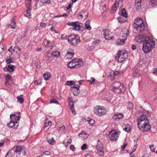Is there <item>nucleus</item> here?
<instances>
[{
    "instance_id": "nucleus-1",
    "label": "nucleus",
    "mask_w": 157,
    "mask_h": 157,
    "mask_svg": "<svg viewBox=\"0 0 157 157\" xmlns=\"http://www.w3.org/2000/svg\"><path fill=\"white\" fill-rule=\"evenodd\" d=\"M155 41L150 37L145 38L144 41L142 50L145 53L149 52L151 49L155 47Z\"/></svg>"
},
{
    "instance_id": "nucleus-2",
    "label": "nucleus",
    "mask_w": 157,
    "mask_h": 157,
    "mask_svg": "<svg viewBox=\"0 0 157 157\" xmlns=\"http://www.w3.org/2000/svg\"><path fill=\"white\" fill-rule=\"evenodd\" d=\"M133 26L137 31L141 32L144 30L145 26L142 19L140 18H137L134 21Z\"/></svg>"
},
{
    "instance_id": "nucleus-3",
    "label": "nucleus",
    "mask_w": 157,
    "mask_h": 157,
    "mask_svg": "<svg viewBox=\"0 0 157 157\" xmlns=\"http://www.w3.org/2000/svg\"><path fill=\"white\" fill-rule=\"evenodd\" d=\"M113 89L114 92L117 93H124L125 91L124 85L119 82H116L113 85Z\"/></svg>"
},
{
    "instance_id": "nucleus-4",
    "label": "nucleus",
    "mask_w": 157,
    "mask_h": 157,
    "mask_svg": "<svg viewBox=\"0 0 157 157\" xmlns=\"http://www.w3.org/2000/svg\"><path fill=\"white\" fill-rule=\"evenodd\" d=\"M79 37L76 35L71 34L67 37L68 41L71 45L76 46L77 44L80 42Z\"/></svg>"
},
{
    "instance_id": "nucleus-5",
    "label": "nucleus",
    "mask_w": 157,
    "mask_h": 157,
    "mask_svg": "<svg viewBox=\"0 0 157 157\" xmlns=\"http://www.w3.org/2000/svg\"><path fill=\"white\" fill-rule=\"evenodd\" d=\"M148 113V111L144 109H142L140 111L139 113L140 116L138 117L137 120V125L141 124V123H143L145 122L146 120H148L146 116Z\"/></svg>"
},
{
    "instance_id": "nucleus-6",
    "label": "nucleus",
    "mask_w": 157,
    "mask_h": 157,
    "mask_svg": "<svg viewBox=\"0 0 157 157\" xmlns=\"http://www.w3.org/2000/svg\"><path fill=\"white\" fill-rule=\"evenodd\" d=\"M94 112L96 115L102 116L105 115L107 113V110L103 106H97L94 108Z\"/></svg>"
},
{
    "instance_id": "nucleus-7",
    "label": "nucleus",
    "mask_w": 157,
    "mask_h": 157,
    "mask_svg": "<svg viewBox=\"0 0 157 157\" xmlns=\"http://www.w3.org/2000/svg\"><path fill=\"white\" fill-rule=\"evenodd\" d=\"M138 125L139 129L143 132L148 131L151 128V125L149 124L148 120H146L145 122L141 123Z\"/></svg>"
},
{
    "instance_id": "nucleus-8",
    "label": "nucleus",
    "mask_w": 157,
    "mask_h": 157,
    "mask_svg": "<svg viewBox=\"0 0 157 157\" xmlns=\"http://www.w3.org/2000/svg\"><path fill=\"white\" fill-rule=\"evenodd\" d=\"M12 150L14 151L16 154L20 155L21 153L23 155H25L26 154V148L24 147L21 146L19 145L14 146Z\"/></svg>"
},
{
    "instance_id": "nucleus-9",
    "label": "nucleus",
    "mask_w": 157,
    "mask_h": 157,
    "mask_svg": "<svg viewBox=\"0 0 157 157\" xmlns=\"http://www.w3.org/2000/svg\"><path fill=\"white\" fill-rule=\"evenodd\" d=\"M117 57L119 62H122L124 61L128 57V53L124 51H121L117 54Z\"/></svg>"
},
{
    "instance_id": "nucleus-10",
    "label": "nucleus",
    "mask_w": 157,
    "mask_h": 157,
    "mask_svg": "<svg viewBox=\"0 0 157 157\" xmlns=\"http://www.w3.org/2000/svg\"><path fill=\"white\" fill-rule=\"evenodd\" d=\"M109 136L111 141H116L118 138V132L115 130H111L109 132Z\"/></svg>"
},
{
    "instance_id": "nucleus-11",
    "label": "nucleus",
    "mask_w": 157,
    "mask_h": 157,
    "mask_svg": "<svg viewBox=\"0 0 157 157\" xmlns=\"http://www.w3.org/2000/svg\"><path fill=\"white\" fill-rule=\"evenodd\" d=\"M96 149L98 151L99 155L102 156L104 155L103 145L99 140H98L96 147Z\"/></svg>"
},
{
    "instance_id": "nucleus-12",
    "label": "nucleus",
    "mask_w": 157,
    "mask_h": 157,
    "mask_svg": "<svg viewBox=\"0 0 157 157\" xmlns=\"http://www.w3.org/2000/svg\"><path fill=\"white\" fill-rule=\"evenodd\" d=\"M68 25L73 26L72 29L74 30L78 31L80 30L81 26L80 25V23L78 21L69 22L67 23Z\"/></svg>"
},
{
    "instance_id": "nucleus-13",
    "label": "nucleus",
    "mask_w": 157,
    "mask_h": 157,
    "mask_svg": "<svg viewBox=\"0 0 157 157\" xmlns=\"http://www.w3.org/2000/svg\"><path fill=\"white\" fill-rule=\"evenodd\" d=\"M105 37V39L107 40H109L112 39L113 37L112 35V33L108 29H106L103 30Z\"/></svg>"
},
{
    "instance_id": "nucleus-14",
    "label": "nucleus",
    "mask_w": 157,
    "mask_h": 157,
    "mask_svg": "<svg viewBox=\"0 0 157 157\" xmlns=\"http://www.w3.org/2000/svg\"><path fill=\"white\" fill-rule=\"evenodd\" d=\"M68 105L71 109L72 114H75V111L74 110V103L70 97L68 98Z\"/></svg>"
},
{
    "instance_id": "nucleus-15",
    "label": "nucleus",
    "mask_w": 157,
    "mask_h": 157,
    "mask_svg": "<svg viewBox=\"0 0 157 157\" xmlns=\"http://www.w3.org/2000/svg\"><path fill=\"white\" fill-rule=\"evenodd\" d=\"M10 117L11 120L15 122H17L21 117L19 112H16L13 114H11Z\"/></svg>"
},
{
    "instance_id": "nucleus-16",
    "label": "nucleus",
    "mask_w": 157,
    "mask_h": 157,
    "mask_svg": "<svg viewBox=\"0 0 157 157\" xmlns=\"http://www.w3.org/2000/svg\"><path fill=\"white\" fill-rule=\"evenodd\" d=\"M7 126L10 128H15L18 126V123L17 122H15L11 120L10 122L7 124Z\"/></svg>"
},
{
    "instance_id": "nucleus-17",
    "label": "nucleus",
    "mask_w": 157,
    "mask_h": 157,
    "mask_svg": "<svg viewBox=\"0 0 157 157\" xmlns=\"http://www.w3.org/2000/svg\"><path fill=\"white\" fill-rule=\"evenodd\" d=\"M12 78L11 75L7 74L5 76V84L6 86H8L10 85V82L12 80Z\"/></svg>"
},
{
    "instance_id": "nucleus-18",
    "label": "nucleus",
    "mask_w": 157,
    "mask_h": 157,
    "mask_svg": "<svg viewBox=\"0 0 157 157\" xmlns=\"http://www.w3.org/2000/svg\"><path fill=\"white\" fill-rule=\"evenodd\" d=\"M75 68L79 67L83 64L82 61L79 59H74Z\"/></svg>"
},
{
    "instance_id": "nucleus-19",
    "label": "nucleus",
    "mask_w": 157,
    "mask_h": 157,
    "mask_svg": "<svg viewBox=\"0 0 157 157\" xmlns=\"http://www.w3.org/2000/svg\"><path fill=\"white\" fill-rule=\"evenodd\" d=\"M123 117V114L121 113H117L114 114L113 116V118L116 121L121 119Z\"/></svg>"
},
{
    "instance_id": "nucleus-20",
    "label": "nucleus",
    "mask_w": 157,
    "mask_h": 157,
    "mask_svg": "<svg viewBox=\"0 0 157 157\" xmlns=\"http://www.w3.org/2000/svg\"><path fill=\"white\" fill-rule=\"evenodd\" d=\"M88 135L85 132L82 131L81 133L79 134L78 136L82 140L86 139L88 137Z\"/></svg>"
},
{
    "instance_id": "nucleus-21",
    "label": "nucleus",
    "mask_w": 157,
    "mask_h": 157,
    "mask_svg": "<svg viewBox=\"0 0 157 157\" xmlns=\"http://www.w3.org/2000/svg\"><path fill=\"white\" fill-rule=\"evenodd\" d=\"M43 45L45 47L50 48H52V43L48 40L45 39L43 42Z\"/></svg>"
},
{
    "instance_id": "nucleus-22",
    "label": "nucleus",
    "mask_w": 157,
    "mask_h": 157,
    "mask_svg": "<svg viewBox=\"0 0 157 157\" xmlns=\"http://www.w3.org/2000/svg\"><path fill=\"white\" fill-rule=\"evenodd\" d=\"M52 122L50 121H48L47 122H45L44 125V129L47 131L50 127L51 126Z\"/></svg>"
},
{
    "instance_id": "nucleus-23",
    "label": "nucleus",
    "mask_w": 157,
    "mask_h": 157,
    "mask_svg": "<svg viewBox=\"0 0 157 157\" xmlns=\"http://www.w3.org/2000/svg\"><path fill=\"white\" fill-rule=\"evenodd\" d=\"M144 36L143 35H139L136 36L135 38L136 41L138 42H142L144 41Z\"/></svg>"
},
{
    "instance_id": "nucleus-24",
    "label": "nucleus",
    "mask_w": 157,
    "mask_h": 157,
    "mask_svg": "<svg viewBox=\"0 0 157 157\" xmlns=\"http://www.w3.org/2000/svg\"><path fill=\"white\" fill-rule=\"evenodd\" d=\"M75 63L74 59L72 60L71 61L68 63L67 66L68 67L71 69L75 68Z\"/></svg>"
},
{
    "instance_id": "nucleus-25",
    "label": "nucleus",
    "mask_w": 157,
    "mask_h": 157,
    "mask_svg": "<svg viewBox=\"0 0 157 157\" xmlns=\"http://www.w3.org/2000/svg\"><path fill=\"white\" fill-rule=\"evenodd\" d=\"M47 142L51 145H54L56 144L55 140L54 139L53 137L49 138L47 137Z\"/></svg>"
},
{
    "instance_id": "nucleus-26",
    "label": "nucleus",
    "mask_w": 157,
    "mask_h": 157,
    "mask_svg": "<svg viewBox=\"0 0 157 157\" xmlns=\"http://www.w3.org/2000/svg\"><path fill=\"white\" fill-rule=\"evenodd\" d=\"M74 55V52L73 50H68L67 51V56H69V57H68V58H72L73 56Z\"/></svg>"
},
{
    "instance_id": "nucleus-27",
    "label": "nucleus",
    "mask_w": 157,
    "mask_h": 157,
    "mask_svg": "<svg viewBox=\"0 0 157 157\" xmlns=\"http://www.w3.org/2000/svg\"><path fill=\"white\" fill-rule=\"evenodd\" d=\"M14 69V67L11 64L8 65L7 67V70L9 72L13 71Z\"/></svg>"
},
{
    "instance_id": "nucleus-28",
    "label": "nucleus",
    "mask_w": 157,
    "mask_h": 157,
    "mask_svg": "<svg viewBox=\"0 0 157 157\" xmlns=\"http://www.w3.org/2000/svg\"><path fill=\"white\" fill-rule=\"evenodd\" d=\"M22 96H23V95H21L20 96H18L17 97V101L21 104L23 103L24 101V99L23 97H22Z\"/></svg>"
},
{
    "instance_id": "nucleus-29",
    "label": "nucleus",
    "mask_w": 157,
    "mask_h": 157,
    "mask_svg": "<svg viewBox=\"0 0 157 157\" xmlns=\"http://www.w3.org/2000/svg\"><path fill=\"white\" fill-rule=\"evenodd\" d=\"M51 77V75L49 73L44 74L43 75V78L45 80H48Z\"/></svg>"
},
{
    "instance_id": "nucleus-30",
    "label": "nucleus",
    "mask_w": 157,
    "mask_h": 157,
    "mask_svg": "<svg viewBox=\"0 0 157 157\" xmlns=\"http://www.w3.org/2000/svg\"><path fill=\"white\" fill-rule=\"evenodd\" d=\"M120 12V13H121L122 16L125 17H127V15L126 13V10L125 9H123L121 12Z\"/></svg>"
},
{
    "instance_id": "nucleus-31",
    "label": "nucleus",
    "mask_w": 157,
    "mask_h": 157,
    "mask_svg": "<svg viewBox=\"0 0 157 157\" xmlns=\"http://www.w3.org/2000/svg\"><path fill=\"white\" fill-rule=\"evenodd\" d=\"M76 82L73 81H67L66 82V84L68 86H71L72 85L75 84Z\"/></svg>"
},
{
    "instance_id": "nucleus-32",
    "label": "nucleus",
    "mask_w": 157,
    "mask_h": 157,
    "mask_svg": "<svg viewBox=\"0 0 157 157\" xmlns=\"http://www.w3.org/2000/svg\"><path fill=\"white\" fill-rule=\"evenodd\" d=\"M129 30L126 29H124V31L123 33V36L124 37H127L128 35Z\"/></svg>"
},
{
    "instance_id": "nucleus-33",
    "label": "nucleus",
    "mask_w": 157,
    "mask_h": 157,
    "mask_svg": "<svg viewBox=\"0 0 157 157\" xmlns=\"http://www.w3.org/2000/svg\"><path fill=\"white\" fill-rule=\"evenodd\" d=\"M59 52L58 51H56L52 52V55L54 57H58L59 56Z\"/></svg>"
},
{
    "instance_id": "nucleus-34",
    "label": "nucleus",
    "mask_w": 157,
    "mask_h": 157,
    "mask_svg": "<svg viewBox=\"0 0 157 157\" xmlns=\"http://www.w3.org/2000/svg\"><path fill=\"white\" fill-rule=\"evenodd\" d=\"M6 60V62L7 64L13 62V59L10 57H7Z\"/></svg>"
},
{
    "instance_id": "nucleus-35",
    "label": "nucleus",
    "mask_w": 157,
    "mask_h": 157,
    "mask_svg": "<svg viewBox=\"0 0 157 157\" xmlns=\"http://www.w3.org/2000/svg\"><path fill=\"white\" fill-rule=\"evenodd\" d=\"M135 6L136 9L137 10H140L141 8V6L140 3L135 4Z\"/></svg>"
},
{
    "instance_id": "nucleus-36",
    "label": "nucleus",
    "mask_w": 157,
    "mask_h": 157,
    "mask_svg": "<svg viewBox=\"0 0 157 157\" xmlns=\"http://www.w3.org/2000/svg\"><path fill=\"white\" fill-rule=\"evenodd\" d=\"M74 85H75V86L76 87V89H77V92L76 93H74V94L76 95H78L79 94L80 92L79 90V88L80 87L79 85H78V83L77 84H76L75 83V84Z\"/></svg>"
},
{
    "instance_id": "nucleus-37",
    "label": "nucleus",
    "mask_w": 157,
    "mask_h": 157,
    "mask_svg": "<svg viewBox=\"0 0 157 157\" xmlns=\"http://www.w3.org/2000/svg\"><path fill=\"white\" fill-rule=\"evenodd\" d=\"M124 130L127 132H129L131 131V128L130 125H127L124 129Z\"/></svg>"
},
{
    "instance_id": "nucleus-38",
    "label": "nucleus",
    "mask_w": 157,
    "mask_h": 157,
    "mask_svg": "<svg viewBox=\"0 0 157 157\" xmlns=\"http://www.w3.org/2000/svg\"><path fill=\"white\" fill-rule=\"evenodd\" d=\"M134 107L133 104L131 102H129L128 103L127 108L128 109L130 110L132 109Z\"/></svg>"
},
{
    "instance_id": "nucleus-39",
    "label": "nucleus",
    "mask_w": 157,
    "mask_h": 157,
    "mask_svg": "<svg viewBox=\"0 0 157 157\" xmlns=\"http://www.w3.org/2000/svg\"><path fill=\"white\" fill-rule=\"evenodd\" d=\"M25 2L27 7H29L31 6V0H26Z\"/></svg>"
},
{
    "instance_id": "nucleus-40",
    "label": "nucleus",
    "mask_w": 157,
    "mask_h": 157,
    "mask_svg": "<svg viewBox=\"0 0 157 157\" xmlns=\"http://www.w3.org/2000/svg\"><path fill=\"white\" fill-rule=\"evenodd\" d=\"M16 25V23H14V24H8V27L10 28L14 29L15 28Z\"/></svg>"
},
{
    "instance_id": "nucleus-41",
    "label": "nucleus",
    "mask_w": 157,
    "mask_h": 157,
    "mask_svg": "<svg viewBox=\"0 0 157 157\" xmlns=\"http://www.w3.org/2000/svg\"><path fill=\"white\" fill-rule=\"evenodd\" d=\"M117 19L118 21L120 23H122L125 21V20L122 18V17H118Z\"/></svg>"
},
{
    "instance_id": "nucleus-42",
    "label": "nucleus",
    "mask_w": 157,
    "mask_h": 157,
    "mask_svg": "<svg viewBox=\"0 0 157 157\" xmlns=\"http://www.w3.org/2000/svg\"><path fill=\"white\" fill-rule=\"evenodd\" d=\"M87 147L88 146L86 144H84L81 147V149L84 150L87 148Z\"/></svg>"
},
{
    "instance_id": "nucleus-43",
    "label": "nucleus",
    "mask_w": 157,
    "mask_h": 157,
    "mask_svg": "<svg viewBox=\"0 0 157 157\" xmlns=\"http://www.w3.org/2000/svg\"><path fill=\"white\" fill-rule=\"evenodd\" d=\"M151 151L153 152H155V146L153 145L150 146L149 147Z\"/></svg>"
},
{
    "instance_id": "nucleus-44",
    "label": "nucleus",
    "mask_w": 157,
    "mask_h": 157,
    "mask_svg": "<svg viewBox=\"0 0 157 157\" xmlns=\"http://www.w3.org/2000/svg\"><path fill=\"white\" fill-rule=\"evenodd\" d=\"M150 2L152 6H154L157 3V0H150Z\"/></svg>"
},
{
    "instance_id": "nucleus-45",
    "label": "nucleus",
    "mask_w": 157,
    "mask_h": 157,
    "mask_svg": "<svg viewBox=\"0 0 157 157\" xmlns=\"http://www.w3.org/2000/svg\"><path fill=\"white\" fill-rule=\"evenodd\" d=\"M95 79L94 78H93V77H91L90 78V79L88 80V81H89L90 82V84H93L94 83V81H95Z\"/></svg>"
},
{
    "instance_id": "nucleus-46",
    "label": "nucleus",
    "mask_w": 157,
    "mask_h": 157,
    "mask_svg": "<svg viewBox=\"0 0 157 157\" xmlns=\"http://www.w3.org/2000/svg\"><path fill=\"white\" fill-rule=\"evenodd\" d=\"M71 90L72 92L73 93V95H76L74 93H76L77 92V89H75L74 88H71Z\"/></svg>"
},
{
    "instance_id": "nucleus-47",
    "label": "nucleus",
    "mask_w": 157,
    "mask_h": 157,
    "mask_svg": "<svg viewBox=\"0 0 157 157\" xmlns=\"http://www.w3.org/2000/svg\"><path fill=\"white\" fill-rule=\"evenodd\" d=\"M82 12H84L83 16L84 17L86 18L88 16V13L87 12L85 11H82Z\"/></svg>"
},
{
    "instance_id": "nucleus-48",
    "label": "nucleus",
    "mask_w": 157,
    "mask_h": 157,
    "mask_svg": "<svg viewBox=\"0 0 157 157\" xmlns=\"http://www.w3.org/2000/svg\"><path fill=\"white\" fill-rule=\"evenodd\" d=\"M85 26L86 28L88 30H91V28L90 25L87 24H85Z\"/></svg>"
},
{
    "instance_id": "nucleus-49",
    "label": "nucleus",
    "mask_w": 157,
    "mask_h": 157,
    "mask_svg": "<svg viewBox=\"0 0 157 157\" xmlns=\"http://www.w3.org/2000/svg\"><path fill=\"white\" fill-rule=\"evenodd\" d=\"M65 127L64 126H63L60 127L59 130L61 131L62 132H64L65 131Z\"/></svg>"
},
{
    "instance_id": "nucleus-50",
    "label": "nucleus",
    "mask_w": 157,
    "mask_h": 157,
    "mask_svg": "<svg viewBox=\"0 0 157 157\" xmlns=\"http://www.w3.org/2000/svg\"><path fill=\"white\" fill-rule=\"evenodd\" d=\"M125 38H124V39H121L119 41H120V42H121V45H123L125 43Z\"/></svg>"
},
{
    "instance_id": "nucleus-51",
    "label": "nucleus",
    "mask_w": 157,
    "mask_h": 157,
    "mask_svg": "<svg viewBox=\"0 0 157 157\" xmlns=\"http://www.w3.org/2000/svg\"><path fill=\"white\" fill-rule=\"evenodd\" d=\"M83 13L84 12H82H82L80 13L79 15L78 16V17H79V18H82L84 17Z\"/></svg>"
},
{
    "instance_id": "nucleus-52",
    "label": "nucleus",
    "mask_w": 157,
    "mask_h": 157,
    "mask_svg": "<svg viewBox=\"0 0 157 157\" xmlns=\"http://www.w3.org/2000/svg\"><path fill=\"white\" fill-rule=\"evenodd\" d=\"M117 7H115V6L113 7V8L111 10V11H112V13H114L117 10Z\"/></svg>"
},
{
    "instance_id": "nucleus-53",
    "label": "nucleus",
    "mask_w": 157,
    "mask_h": 157,
    "mask_svg": "<svg viewBox=\"0 0 157 157\" xmlns=\"http://www.w3.org/2000/svg\"><path fill=\"white\" fill-rule=\"evenodd\" d=\"M41 2L43 3H51V1L50 0H47L45 1H43V0H41Z\"/></svg>"
},
{
    "instance_id": "nucleus-54",
    "label": "nucleus",
    "mask_w": 157,
    "mask_h": 157,
    "mask_svg": "<svg viewBox=\"0 0 157 157\" xmlns=\"http://www.w3.org/2000/svg\"><path fill=\"white\" fill-rule=\"evenodd\" d=\"M50 103H57V102L56 100L55 99H52V100L50 102H49Z\"/></svg>"
},
{
    "instance_id": "nucleus-55",
    "label": "nucleus",
    "mask_w": 157,
    "mask_h": 157,
    "mask_svg": "<svg viewBox=\"0 0 157 157\" xmlns=\"http://www.w3.org/2000/svg\"><path fill=\"white\" fill-rule=\"evenodd\" d=\"M34 83L35 85H39L40 83L41 82L40 81L36 80L34 81Z\"/></svg>"
},
{
    "instance_id": "nucleus-56",
    "label": "nucleus",
    "mask_w": 157,
    "mask_h": 157,
    "mask_svg": "<svg viewBox=\"0 0 157 157\" xmlns=\"http://www.w3.org/2000/svg\"><path fill=\"white\" fill-rule=\"evenodd\" d=\"M75 148V147L74 145H71L70 146V149L72 151H74Z\"/></svg>"
},
{
    "instance_id": "nucleus-57",
    "label": "nucleus",
    "mask_w": 157,
    "mask_h": 157,
    "mask_svg": "<svg viewBox=\"0 0 157 157\" xmlns=\"http://www.w3.org/2000/svg\"><path fill=\"white\" fill-rule=\"evenodd\" d=\"M73 4L72 3H70L69 4L68 6L67 7V10H69Z\"/></svg>"
},
{
    "instance_id": "nucleus-58",
    "label": "nucleus",
    "mask_w": 157,
    "mask_h": 157,
    "mask_svg": "<svg viewBox=\"0 0 157 157\" xmlns=\"http://www.w3.org/2000/svg\"><path fill=\"white\" fill-rule=\"evenodd\" d=\"M114 6L115 7H118L119 6L118 2H117V1L115 2Z\"/></svg>"
},
{
    "instance_id": "nucleus-59",
    "label": "nucleus",
    "mask_w": 157,
    "mask_h": 157,
    "mask_svg": "<svg viewBox=\"0 0 157 157\" xmlns=\"http://www.w3.org/2000/svg\"><path fill=\"white\" fill-rule=\"evenodd\" d=\"M46 23L41 22L40 24V26L44 27L46 26Z\"/></svg>"
},
{
    "instance_id": "nucleus-60",
    "label": "nucleus",
    "mask_w": 157,
    "mask_h": 157,
    "mask_svg": "<svg viewBox=\"0 0 157 157\" xmlns=\"http://www.w3.org/2000/svg\"><path fill=\"white\" fill-rule=\"evenodd\" d=\"M44 154L46 155H49L50 154V152L48 151H45L43 152Z\"/></svg>"
},
{
    "instance_id": "nucleus-61",
    "label": "nucleus",
    "mask_w": 157,
    "mask_h": 157,
    "mask_svg": "<svg viewBox=\"0 0 157 157\" xmlns=\"http://www.w3.org/2000/svg\"><path fill=\"white\" fill-rule=\"evenodd\" d=\"M127 144H126V143H124L123 144V146L122 147V149H125V148L127 146Z\"/></svg>"
},
{
    "instance_id": "nucleus-62",
    "label": "nucleus",
    "mask_w": 157,
    "mask_h": 157,
    "mask_svg": "<svg viewBox=\"0 0 157 157\" xmlns=\"http://www.w3.org/2000/svg\"><path fill=\"white\" fill-rule=\"evenodd\" d=\"M67 37V35L65 34L62 35L61 36V38L62 39H64L66 38Z\"/></svg>"
},
{
    "instance_id": "nucleus-63",
    "label": "nucleus",
    "mask_w": 157,
    "mask_h": 157,
    "mask_svg": "<svg viewBox=\"0 0 157 157\" xmlns=\"http://www.w3.org/2000/svg\"><path fill=\"white\" fill-rule=\"evenodd\" d=\"M141 0H135V4H138V3H141Z\"/></svg>"
},
{
    "instance_id": "nucleus-64",
    "label": "nucleus",
    "mask_w": 157,
    "mask_h": 157,
    "mask_svg": "<svg viewBox=\"0 0 157 157\" xmlns=\"http://www.w3.org/2000/svg\"><path fill=\"white\" fill-rule=\"evenodd\" d=\"M83 82V80H80L78 82H77L78 83V85H79V86H80L81 84H82V83Z\"/></svg>"
}]
</instances>
